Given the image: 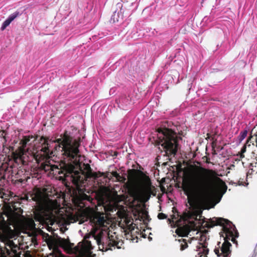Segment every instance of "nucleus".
I'll return each instance as SVG.
<instances>
[{"label":"nucleus","mask_w":257,"mask_h":257,"mask_svg":"<svg viewBox=\"0 0 257 257\" xmlns=\"http://www.w3.org/2000/svg\"><path fill=\"white\" fill-rule=\"evenodd\" d=\"M103 175V173L101 172L100 171L97 172H92V175H90V177L89 178H93L94 179H97L99 177H100Z\"/></svg>","instance_id":"nucleus-20"},{"label":"nucleus","mask_w":257,"mask_h":257,"mask_svg":"<svg viewBox=\"0 0 257 257\" xmlns=\"http://www.w3.org/2000/svg\"><path fill=\"white\" fill-rule=\"evenodd\" d=\"M33 213L34 219L28 218L22 219L20 217L19 222L16 224V226L19 224H23L24 226L32 228L35 227L34 220L42 224L53 225L54 223V221L47 213L45 208L43 206L37 207Z\"/></svg>","instance_id":"nucleus-9"},{"label":"nucleus","mask_w":257,"mask_h":257,"mask_svg":"<svg viewBox=\"0 0 257 257\" xmlns=\"http://www.w3.org/2000/svg\"><path fill=\"white\" fill-rule=\"evenodd\" d=\"M246 151V146L245 145H244L242 148L241 149L240 152L242 153V154H244Z\"/></svg>","instance_id":"nucleus-30"},{"label":"nucleus","mask_w":257,"mask_h":257,"mask_svg":"<svg viewBox=\"0 0 257 257\" xmlns=\"http://www.w3.org/2000/svg\"><path fill=\"white\" fill-rule=\"evenodd\" d=\"M4 132H0V137H2V138H4Z\"/></svg>","instance_id":"nucleus-35"},{"label":"nucleus","mask_w":257,"mask_h":257,"mask_svg":"<svg viewBox=\"0 0 257 257\" xmlns=\"http://www.w3.org/2000/svg\"><path fill=\"white\" fill-rule=\"evenodd\" d=\"M112 175L115 177L117 181L124 182L126 179L125 177L120 176L117 172L113 171L111 173Z\"/></svg>","instance_id":"nucleus-19"},{"label":"nucleus","mask_w":257,"mask_h":257,"mask_svg":"<svg viewBox=\"0 0 257 257\" xmlns=\"http://www.w3.org/2000/svg\"><path fill=\"white\" fill-rule=\"evenodd\" d=\"M219 181L222 180L215 170L195 165L185 174L182 188L190 205L193 204L195 199L205 204L211 200L212 189Z\"/></svg>","instance_id":"nucleus-1"},{"label":"nucleus","mask_w":257,"mask_h":257,"mask_svg":"<svg viewBox=\"0 0 257 257\" xmlns=\"http://www.w3.org/2000/svg\"><path fill=\"white\" fill-rule=\"evenodd\" d=\"M51 142V140H50ZM52 143H57L54 148L55 151L62 152L64 159L67 158L69 160L74 159L79 153V147L80 143V138L73 141L72 138L65 131L60 135V138L52 141Z\"/></svg>","instance_id":"nucleus-4"},{"label":"nucleus","mask_w":257,"mask_h":257,"mask_svg":"<svg viewBox=\"0 0 257 257\" xmlns=\"http://www.w3.org/2000/svg\"><path fill=\"white\" fill-rule=\"evenodd\" d=\"M173 210H175V211H176V212H177V210L175 208V207H173ZM173 211L174 212V210H173Z\"/></svg>","instance_id":"nucleus-37"},{"label":"nucleus","mask_w":257,"mask_h":257,"mask_svg":"<svg viewBox=\"0 0 257 257\" xmlns=\"http://www.w3.org/2000/svg\"><path fill=\"white\" fill-rule=\"evenodd\" d=\"M179 241L180 243V247L181 251L184 250L187 248L188 246L187 240L185 239L181 238L179 239Z\"/></svg>","instance_id":"nucleus-18"},{"label":"nucleus","mask_w":257,"mask_h":257,"mask_svg":"<svg viewBox=\"0 0 257 257\" xmlns=\"http://www.w3.org/2000/svg\"><path fill=\"white\" fill-rule=\"evenodd\" d=\"M216 225L222 226L223 233H224L225 235V236H224L223 234H221V236H222L224 240L223 243L226 241L229 242V240L230 237H231V240L233 243L237 242L235 237L238 236V232L235 226L231 221L223 218L214 217L210 219L206 224V226L207 228H212Z\"/></svg>","instance_id":"nucleus-7"},{"label":"nucleus","mask_w":257,"mask_h":257,"mask_svg":"<svg viewBox=\"0 0 257 257\" xmlns=\"http://www.w3.org/2000/svg\"><path fill=\"white\" fill-rule=\"evenodd\" d=\"M90 197L82 192L81 191H79L78 193H76L72 198V201L75 206L82 208L85 206L84 202V201H89Z\"/></svg>","instance_id":"nucleus-15"},{"label":"nucleus","mask_w":257,"mask_h":257,"mask_svg":"<svg viewBox=\"0 0 257 257\" xmlns=\"http://www.w3.org/2000/svg\"><path fill=\"white\" fill-rule=\"evenodd\" d=\"M89 218L93 227L96 229L101 228L100 232L97 235L94 236L100 250L106 251L108 250H112V248H120L116 236L110 234V221L104 213L93 212L89 215Z\"/></svg>","instance_id":"nucleus-2"},{"label":"nucleus","mask_w":257,"mask_h":257,"mask_svg":"<svg viewBox=\"0 0 257 257\" xmlns=\"http://www.w3.org/2000/svg\"><path fill=\"white\" fill-rule=\"evenodd\" d=\"M136 172V170H135V169L129 170H128V174L130 175H131V173H132V172L135 173Z\"/></svg>","instance_id":"nucleus-32"},{"label":"nucleus","mask_w":257,"mask_h":257,"mask_svg":"<svg viewBox=\"0 0 257 257\" xmlns=\"http://www.w3.org/2000/svg\"><path fill=\"white\" fill-rule=\"evenodd\" d=\"M247 131L246 130H244L241 132L239 136L238 139L240 142L242 141L243 139H244L247 136Z\"/></svg>","instance_id":"nucleus-22"},{"label":"nucleus","mask_w":257,"mask_h":257,"mask_svg":"<svg viewBox=\"0 0 257 257\" xmlns=\"http://www.w3.org/2000/svg\"><path fill=\"white\" fill-rule=\"evenodd\" d=\"M35 197H36V198H37L34 199V200H40V199H41V194H40V193H39V194H36V195H35Z\"/></svg>","instance_id":"nucleus-28"},{"label":"nucleus","mask_w":257,"mask_h":257,"mask_svg":"<svg viewBox=\"0 0 257 257\" xmlns=\"http://www.w3.org/2000/svg\"><path fill=\"white\" fill-rule=\"evenodd\" d=\"M50 257H65L61 252H58V253H53L50 254Z\"/></svg>","instance_id":"nucleus-24"},{"label":"nucleus","mask_w":257,"mask_h":257,"mask_svg":"<svg viewBox=\"0 0 257 257\" xmlns=\"http://www.w3.org/2000/svg\"><path fill=\"white\" fill-rule=\"evenodd\" d=\"M57 245L67 250H73L79 253L78 257H91L93 247L91 242L84 240L79 243V245L74 247V244L70 242L68 239L58 237L55 240Z\"/></svg>","instance_id":"nucleus-8"},{"label":"nucleus","mask_w":257,"mask_h":257,"mask_svg":"<svg viewBox=\"0 0 257 257\" xmlns=\"http://www.w3.org/2000/svg\"><path fill=\"white\" fill-rule=\"evenodd\" d=\"M158 217L159 219H164L167 218V216L163 213H159L158 215Z\"/></svg>","instance_id":"nucleus-25"},{"label":"nucleus","mask_w":257,"mask_h":257,"mask_svg":"<svg viewBox=\"0 0 257 257\" xmlns=\"http://www.w3.org/2000/svg\"><path fill=\"white\" fill-rule=\"evenodd\" d=\"M125 221L126 225H129L132 224V222L131 221L130 219L128 220L127 218H126Z\"/></svg>","instance_id":"nucleus-29"},{"label":"nucleus","mask_w":257,"mask_h":257,"mask_svg":"<svg viewBox=\"0 0 257 257\" xmlns=\"http://www.w3.org/2000/svg\"><path fill=\"white\" fill-rule=\"evenodd\" d=\"M78 156V154L76 158L71 160L73 164L63 162L62 164H60V168L58 167H55L56 169V173L59 175H63V176H59L60 180L70 181L74 185L79 186L83 182V177L82 175L88 178L90 177V175H92V170L88 164H83V170L80 169L79 171L75 170L76 167L74 164L77 161V158Z\"/></svg>","instance_id":"nucleus-3"},{"label":"nucleus","mask_w":257,"mask_h":257,"mask_svg":"<svg viewBox=\"0 0 257 257\" xmlns=\"http://www.w3.org/2000/svg\"><path fill=\"white\" fill-rule=\"evenodd\" d=\"M202 244V253L204 254V255L201 254L200 255V257H207V255L208 254L209 252V249L207 248V247L204 245Z\"/></svg>","instance_id":"nucleus-21"},{"label":"nucleus","mask_w":257,"mask_h":257,"mask_svg":"<svg viewBox=\"0 0 257 257\" xmlns=\"http://www.w3.org/2000/svg\"><path fill=\"white\" fill-rule=\"evenodd\" d=\"M254 137H255L254 141L256 143L255 146L257 147V132H256V134L254 135Z\"/></svg>","instance_id":"nucleus-33"},{"label":"nucleus","mask_w":257,"mask_h":257,"mask_svg":"<svg viewBox=\"0 0 257 257\" xmlns=\"http://www.w3.org/2000/svg\"><path fill=\"white\" fill-rule=\"evenodd\" d=\"M168 221H169L170 222H171V219H168Z\"/></svg>","instance_id":"nucleus-38"},{"label":"nucleus","mask_w":257,"mask_h":257,"mask_svg":"<svg viewBox=\"0 0 257 257\" xmlns=\"http://www.w3.org/2000/svg\"><path fill=\"white\" fill-rule=\"evenodd\" d=\"M253 139V136H251V137H250L248 139V140H247V143H248L249 142H251V140H252V139Z\"/></svg>","instance_id":"nucleus-31"},{"label":"nucleus","mask_w":257,"mask_h":257,"mask_svg":"<svg viewBox=\"0 0 257 257\" xmlns=\"http://www.w3.org/2000/svg\"><path fill=\"white\" fill-rule=\"evenodd\" d=\"M141 180L143 184V193L148 199H149L151 195L152 194L153 189L155 187L152 185L151 180L149 176L143 174L141 177Z\"/></svg>","instance_id":"nucleus-14"},{"label":"nucleus","mask_w":257,"mask_h":257,"mask_svg":"<svg viewBox=\"0 0 257 257\" xmlns=\"http://www.w3.org/2000/svg\"><path fill=\"white\" fill-rule=\"evenodd\" d=\"M220 244V242H218V246L216 247L214 250L215 253L218 256L222 255L223 257H230L231 253L230 247L232 246L231 243L226 241L224 243H222L221 245Z\"/></svg>","instance_id":"nucleus-12"},{"label":"nucleus","mask_w":257,"mask_h":257,"mask_svg":"<svg viewBox=\"0 0 257 257\" xmlns=\"http://www.w3.org/2000/svg\"><path fill=\"white\" fill-rule=\"evenodd\" d=\"M158 139L157 143L161 145L159 147L161 152H165V155L170 157L175 156L178 151V142L176 134L169 128L158 129Z\"/></svg>","instance_id":"nucleus-5"},{"label":"nucleus","mask_w":257,"mask_h":257,"mask_svg":"<svg viewBox=\"0 0 257 257\" xmlns=\"http://www.w3.org/2000/svg\"><path fill=\"white\" fill-rule=\"evenodd\" d=\"M20 144L22 145L23 148L21 147H19L18 150L15 151H14V147H10V150L12 151L11 155V158L14 160V161L19 164L23 161V157L24 155V149L23 148H25L27 145V143L25 141V140L23 139L21 141Z\"/></svg>","instance_id":"nucleus-13"},{"label":"nucleus","mask_w":257,"mask_h":257,"mask_svg":"<svg viewBox=\"0 0 257 257\" xmlns=\"http://www.w3.org/2000/svg\"><path fill=\"white\" fill-rule=\"evenodd\" d=\"M251 157L252 159L257 161V154L254 152H252Z\"/></svg>","instance_id":"nucleus-27"},{"label":"nucleus","mask_w":257,"mask_h":257,"mask_svg":"<svg viewBox=\"0 0 257 257\" xmlns=\"http://www.w3.org/2000/svg\"><path fill=\"white\" fill-rule=\"evenodd\" d=\"M33 138V137H30V136H25L23 138V139L25 140V141L27 143V144L30 142V139Z\"/></svg>","instance_id":"nucleus-26"},{"label":"nucleus","mask_w":257,"mask_h":257,"mask_svg":"<svg viewBox=\"0 0 257 257\" xmlns=\"http://www.w3.org/2000/svg\"><path fill=\"white\" fill-rule=\"evenodd\" d=\"M49 139L48 137L42 136L41 137L39 142L42 143V148L41 151L44 153V155L47 156L50 153L49 146L48 143Z\"/></svg>","instance_id":"nucleus-16"},{"label":"nucleus","mask_w":257,"mask_h":257,"mask_svg":"<svg viewBox=\"0 0 257 257\" xmlns=\"http://www.w3.org/2000/svg\"><path fill=\"white\" fill-rule=\"evenodd\" d=\"M22 250L20 246L13 240H8L4 242V246L0 245L1 257H23L21 256Z\"/></svg>","instance_id":"nucleus-11"},{"label":"nucleus","mask_w":257,"mask_h":257,"mask_svg":"<svg viewBox=\"0 0 257 257\" xmlns=\"http://www.w3.org/2000/svg\"><path fill=\"white\" fill-rule=\"evenodd\" d=\"M198 215L195 211L186 210L181 216L180 218L187 222L188 224L182 227H178L175 232L180 236H187L191 230H195L197 227L196 221L197 220Z\"/></svg>","instance_id":"nucleus-10"},{"label":"nucleus","mask_w":257,"mask_h":257,"mask_svg":"<svg viewBox=\"0 0 257 257\" xmlns=\"http://www.w3.org/2000/svg\"><path fill=\"white\" fill-rule=\"evenodd\" d=\"M48 228L49 229H48V230H49V228H50V226H48Z\"/></svg>","instance_id":"nucleus-39"},{"label":"nucleus","mask_w":257,"mask_h":257,"mask_svg":"<svg viewBox=\"0 0 257 257\" xmlns=\"http://www.w3.org/2000/svg\"><path fill=\"white\" fill-rule=\"evenodd\" d=\"M239 155H240V158H243L244 157V155H243V154H242V153H241V152H240Z\"/></svg>","instance_id":"nucleus-34"},{"label":"nucleus","mask_w":257,"mask_h":257,"mask_svg":"<svg viewBox=\"0 0 257 257\" xmlns=\"http://www.w3.org/2000/svg\"><path fill=\"white\" fill-rule=\"evenodd\" d=\"M130 194L132 197H136L137 195V192L135 188H131L129 190Z\"/></svg>","instance_id":"nucleus-23"},{"label":"nucleus","mask_w":257,"mask_h":257,"mask_svg":"<svg viewBox=\"0 0 257 257\" xmlns=\"http://www.w3.org/2000/svg\"><path fill=\"white\" fill-rule=\"evenodd\" d=\"M20 13L19 12H16L14 13L11 15L3 23L2 26L1 27V30L4 31L5 29L10 24V23L16 19L19 15Z\"/></svg>","instance_id":"nucleus-17"},{"label":"nucleus","mask_w":257,"mask_h":257,"mask_svg":"<svg viewBox=\"0 0 257 257\" xmlns=\"http://www.w3.org/2000/svg\"><path fill=\"white\" fill-rule=\"evenodd\" d=\"M209 159H207V160L206 161V163H209L210 161H209Z\"/></svg>","instance_id":"nucleus-36"},{"label":"nucleus","mask_w":257,"mask_h":257,"mask_svg":"<svg viewBox=\"0 0 257 257\" xmlns=\"http://www.w3.org/2000/svg\"><path fill=\"white\" fill-rule=\"evenodd\" d=\"M5 203V206L8 212L5 214L6 220L2 215L0 216V229L4 232L13 231L10 226L12 225L14 227L16 226V224L19 222L21 216L23 217L22 216L23 210L21 207L17 206L18 203Z\"/></svg>","instance_id":"nucleus-6"}]
</instances>
